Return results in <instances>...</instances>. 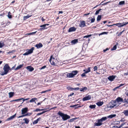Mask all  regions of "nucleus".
<instances>
[{"instance_id":"1","label":"nucleus","mask_w":128,"mask_h":128,"mask_svg":"<svg viewBox=\"0 0 128 128\" xmlns=\"http://www.w3.org/2000/svg\"><path fill=\"white\" fill-rule=\"evenodd\" d=\"M107 119L106 117H104L98 120V122H95L94 124V126H99L102 124H103L102 122L106 120Z\"/></svg>"},{"instance_id":"2","label":"nucleus","mask_w":128,"mask_h":128,"mask_svg":"<svg viewBox=\"0 0 128 128\" xmlns=\"http://www.w3.org/2000/svg\"><path fill=\"white\" fill-rule=\"evenodd\" d=\"M58 114L62 117V118L64 120H66L70 118V116L66 114H65L60 111L58 113Z\"/></svg>"},{"instance_id":"3","label":"nucleus","mask_w":128,"mask_h":128,"mask_svg":"<svg viewBox=\"0 0 128 128\" xmlns=\"http://www.w3.org/2000/svg\"><path fill=\"white\" fill-rule=\"evenodd\" d=\"M10 67L7 64H6L4 67V72H2L1 74L2 76L6 74H7L10 69Z\"/></svg>"},{"instance_id":"4","label":"nucleus","mask_w":128,"mask_h":128,"mask_svg":"<svg viewBox=\"0 0 128 128\" xmlns=\"http://www.w3.org/2000/svg\"><path fill=\"white\" fill-rule=\"evenodd\" d=\"M78 71L77 70H74L71 73H68L66 75V77L68 78H72L76 75L78 73Z\"/></svg>"},{"instance_id":"5","label":"nucleus","mask_w":128,"mask_h":128,"mask_svg":"<svg viewBox=\"0 0 128 128\" xmlns=\"http://www.w3.org/2000/svg\"><path fill=\"white\" fill-rule=\"evenodd\" d=\"M118 104H116L114 100H112L109 103V107L112 108L114 107L117 106Z\"/></svg>"},{"instance_id":"6","label":"nucleus","mask_w":128,"mask_h":128,"mask_svg":"<svg viewBox=\"0 0 128 128\" xmlns=\"http://www.w3.org/2000/svg\"><path fill=\"white\" fill-rule=\"evenodd\" d=\"M34 47H32L30 49V50H28L23 55H28V54H30L32 53L34 49Z\"/></svg>"},{"instance_id":"7","label":"nucleus","mask_w":128,"mask_h":128,"mask_svg":"<svg viewBox=\"0 0 128 128\" xmlns=\"http://www.w3.org/2000/svg\"><path fill=\"white\" fill-rule=\"evenodd\" d=\"M114 101H115L117 104H118V106L121 104V103H120V102H122L123 100L122 98L120 97H118L117 98L116 100H114Z\"/></svg>"},{"instance_id":"8","label":"nucleus","mask_w":128,"mask_h":128,"mask_svg":"<svg viewBox=\"0 0 128 128\" xmlns=\"http://www.w3.org/2000/svg\"><path fill=\"white\" fill-rule=\"evenodd\" d=\"M56 60L53 56H50V62L52 65L54 64L55 62H56Z\"/></svg>"},{"instance_id":"9","label":"nucleus","mask_w":128,"mask_h":128,"mask_svg":"<svg viewBox=\"0 0 128 128\" xmlns=\"http://www.w3.org/2000/svg\"><path fill=\"white\" fill-rule=\"evenodd\" d=\"M49 24H44L40 26V27H41V28H40V30H40L42 31L44 30L45 29H46L47 28H46V26L49 25Z\"/></svg>"},{"instance_id":"10","label":"nucleus","mask_w":128,"mask_h":128,"mask_svg":"<svg viewBox=\"0 0 128 128\" xmlns=\"http://www.w3.org/2000/svg\"><path fill=\"white\" fill-rule=\"evenodd\" d=\"M86 26L85 22L84 20L81 21L80 23L79 24L80 27L83 28Z\"/></svg>"},{"instance_id":"11","label":"nucleus","mask_w":128,"mask_h":128,"mask_svg":"<svg viewBox=\"0 0 128 128\" xmlns=\"http://www.w3.org/2000/svg\"><path fill=\"white\" fill-rule=\"evenodd\" d=\"M116 76L112 75L108 77V79L110 81H112L116 78Z\"/></svg>"},{"instance_id":"12","label":"nucleus","mask_w":128,"mask_h":128,"mask_svg":"<svg viewBox=\"0 0 128 128\" xmlns=\"http://www.w3.org/2000/svg\"><path fill=\"white\" fill-rule=\"evenodd\" d=\"M91 98V96L90 95H88L83 98L82 100L83 101L89 100Z\"/></svg>"},{"instance_id":"13","label":"nucleus","mask_w":128,"mask_h":128,"mask_svg":"<svg viewBox=\"0 0 128 128\" xmlns=\"http://www.w3.org/2000/svg\"><path fill=\"white\" fill-rule=\"evenodd\" d=\"M76 28L74 27H70L69 29L68 32H74L76 31Z\"/></svg>"},{"instance_id":"14","label":"nucleus","mask_w":128,"mask_h":128,"mask_svg":"<svg viewBox=\"0 0 128 128\" xmlns=\"http://www.w3.org/2000/svg\"><path fill=\"white\" fill-rule=\"evenodd\" d=\"M28 111V108H23L22 110V114H24L26 112Z\"/></svg>"},{"instance_id":"15","label":"nucleus","mask_w":128,"mask_h":128,"mask_svg":"<svg viewBox=\"0 0 128 128\" xmlns=\"http://www.w3.org/2000/svg\"><path fill=\"white\" fill-rule=\"evenodd\" d=\"M16 115V114H15L14 115L12 116L9 118L6 119V121L10 120H12L13 118L15 117Z\"/></svg>"},{"instance_id":"16","label":"nucleus","mask_w":128,"mask_h":128,"mask_svg":"<svg viewBox=\"0 0 128 128\" xmlns=\"http://www.w3.org/2000/svg\"><path fill=\"white\" fill-rule=\"evenodd\" d=\"M43 45L42 44L40 43L39 44H36L35 46L38 48H42V47Z\"/></svg>"},{"instance_id":"17","label":"nucleus","mask_w":128,"mask_h":128,"mask_svg":"<svg viewBox=\"0 0 128 128\" xmlns=\"http://www.w3.org/2000/svg\"><path fill=\"white\" fill-rule=\"evenodd\" d=\"M26 68L28 70V71L30 72H32L34 70V68H33L30 66H28L26 67Z\"/></svg>"},{"instance_id":"18","label":"nucleus","mask_w":128,"mask_h":128,"mask_svg":"<svg viewBox=\"0 0 128 128\" xmlns=\"http://www.w3.org/2000/svg\"><path fill=\"white\" fill-rule=\"evenodd\" d=\"M78 42V39H75L72 40L71 42V43L73 44H75Z\"/></svg>"},{"instance_id":"19","label":"nucleus","mask_w":128,"mask_h":128,"mask_svg":"<svg viewBox=\"0 0 128 128\" xmlns=\"http://www.w3.org/2000/svg\"><path fill=\"white\" fill-rule=\"evenodd\" d=\"M124 31V30H123L122 31L120 32L119 33L118 32H117L116 34V36H118L121 35L122 34Z\"/></svg>"},{"instance_id":"20","label":"nucleus","mask_w":128,"mask_h":128,"mask_svg":"<svg viewBox=\"0 0 128 128\" xmlns=\"http://www.w3.org/2000/svg\"><path fill=\"white\" fill-rule=\"evenodd\" d=\"M123 113L124 114L125 116H128V110H124V111L123 112Z\"/></svg>"},{"instance_id":"21","label":"nucleus","mask_w":128,"mask_h":128,"mask_svg":"<svg viewBox=\"0 0 128 128\" xmlns=\"http://www.w3.org/2000/svg\"><path fill=\"white\" fill-rule=\"evenodd\" d=\"M32 16V15H31L30 16H29L28 15L26 16H24L23 17V20H25L31 17Z\"/></svg>"},{"instance_id":"22","label":"nucleus","mask_w":128,"mask_h":128,"mask_svg":"<svg viewBox=\"0 0 128 128\" xmlns=\"http://www.w3.org/2000/svg\"><path fill=\"white\" fill-rule=\"evenodd\" d=\"M14 93L13 92H10L8 93L9 98H11L14 95Z\"/></svg>"},{"instance_id":"23","label":"nucleus","mask_w":128,"mask_h":128,"mask_svg":"<svg viewBox=\"0 0 128 128\" xmlns=\"http://www.w3.org/2000/svg\"><path fill=\"white\" fill-rule=\"evenodd\" d=\"M23 64H21V65H19V66H18L17 67L15 68V70H17L20 69V68H22V66H23Z\"/></svg>"},{"instance_id":"24","label":"nucleus","mask_w":128,"mask_h":128,"mask_svg":"<svg viewBox=\"0 0 128 128\" xmlns=\"http://www.w3.org/2000/svg\"><path fill=\"white\" fill-rule=\"evenodd\" d=\"M85 73L86 74L90 71V68H88V69L84 70Z\"/></svg>"},{"instance_id":"25","label":"nucleus","mask_w":128,"mask_h":128,"mask_svg":"<svg viewBox=\"0 0 128 128\" xmlns=\"http://www.w3.org/2000/svg\"><path fill=\"white\" fill-rule=\"evenodd\" d=\"M103 104V102H99L96 103V104L99 106H101Z\"/></svg>"},{"instance_id":"26","label":"nucleus","mask_w":128,"mask_h":128,"mask_svg":"<svg viewBox=\"0 0 128 128\" xmlns=\"http://www.w3.org/2000/svg\"><path fill=\"white\" fill-rule=\"evenodd\" d=\"M116 116V114H112L108 116V118H111L113 117H115Z\"/></svg>"},{"instance_id":"27","label":"nucleus","mask_w":128,"mask_h":128,"mask_svg":"<svg viewBox=\"0 0 128 128\" xmlns=\"http://www.w3.org/2000/svg\"><path fill=\"white\" fill-rule=\"evenodd\" d=\"M128 24V22H126L123 24H119V25H120L119 26H118V27H122L123 26H125V25H127Z\"/></svg>"},{"instance_id":"28","label":"nucleus","mask_w":128,"mask_h":128,"mask_svg":"<svg viewBox=\"0 0 128 128\" xmlns=\"http://www.w3.org/2000/svg\"><path fill=\"white\" fill-rule=\"evenodd\" d=\"M102 18V16L101 15H99L98 16L97 18V20L98 22L100 21L101 19Z\"/></svg>"},{"instance_id":"29","label":"nucleus","mask_w":128,"mask_h":128,"mask_svg":"<svg viewBox=\"0 0 128 128\" xmlns=\"http://www.w3.org/2000/svg\"><path fill=\"white\" fill-rule=\"evenodd\" d=\"M23 120H24L25 121V122L26 124H28L29 122V120L27 118H24L23 119Z\"/></svg>"},{"instance_id":"30","label":"nucleus","mask_w":128,"mask_h":128,"mask_svg":"<svg viewBox=\"0 0 128 128\" xmlns=\"http://www.w3.org/2000/svg\"><path fill=\"white\" fill-rule=\"evenodd\" d=\"M10 12H8V17L10 18H12V16Z\"/></svg>"},{"instance_id":"31","label":"nucleus","mask_w":128,"mask_h":128,"mask_svg":"<svg viewBox=\"0 0 128 128\" xmlns=\"http://www.w3.org/2000/svg\"><path fill=\"white\" fill-rule=\"evenodd\" d=\"M121 24V23H117V24H114L112 25H107V26L108 27H110V26H113L116 25V26H117L118 25H119V24Z\"/></svg>"},{"instance_id":"32","label":"nucleus","mask_w":128,"mask_h":128,"mask_svg":"<svg viewBox=\"0 0 128 128\" xmlns=\"http://www.w3.org/2000/svg\"><path fill=\"white\" fill-rule=\"evenodd\" d=\"M4 46V42H2V41L0 42V48H2Z\"/></svg>"},{"instance_id":"33","label":"nucleus","mask_w":128,"mask_h":128,"mask_svg":"<svg viewBox=\"0 0 128 128\" xmlns=\"http://www.w3.org/2000/svg\"><path fill=\"white\" fill-rule=\"evenodd\" d=\"M36 100V98H32L30 101V102H34Z\"/></svg>"},{"instance_id":"34","label":"nucleus","mask_w":128,"mask_h":128,"mask_svg":"<svg viewBox=\"0 0 128 128\" xmlns=\"http://www.w3.org/2000/svg\"><path fill=\"white\" fill-rule=\"evenodd\" d=\"M120 123V121H115L114 122V124H118Z\"/></svg>"},{"instance_id":"35","label":"nucleus","mask_w":128,"mask_h":128,"mask_svg":"<svg viewBox=\"0 0 128 128\" xmlns=\"http://www.w3.org/2000/svg\"><path fill=\"white\" fill-rule=\"evenodd\" d=\"M125 1H120L119 2V4L120 5H122L124 4Z\"/></svg>"},{"instance_id":"36","label":"nucleus","mask_w":128,"mask_h":128,"mask_svg":"<svg viewBox=\"0 0 128 128\" xmlns=\"http://www.w3.org/2000/svg\"><path fill=\"white\" fill-rule=\"evenodd\" d=\"M96 106L95 105H90L89 106V107L91 108H95Z\"/></svg>"},{"instance_id":"37","label":"nucleus","mask_w":128,"mask_h":128,"mask_svg":"<svg viewBox=\"0 0 128 128\" xmlns=\"http://www.w3.org/2000/svg\"><path fill=\"white\" fill-rule=\"evenodd\" d=\"M80 88H71V90H78Z\"/></svg>"},{"instance_id":"38","label":"nucleus","mask_w":128,"mask_h":128,"mask_svg":"<svg viewBox=\"0 0 128 128\" xmlns=\"http://www.w3.org/2000/svg\"><path fill=\"white\" fill-rule=\"evenodd\" d=\"M116 45H115L111 49V50H116Z\"/></svg>"},{"instance_id":"39","label":"nucleus","mask_w":128,"mask_h":128,"mask_svg":"<svg viewBox=\"0 0 128 128\" xmlns=\"http://www.w3.org/2000/svg\"><path fill=\"white\" fill-rule=\"evenodd\" d=\"M87 89V88L86 87H84L83 88H81L80 89V91L81 92L83 91H84V90H86Z\"/></svg>"},{"instance_id":"40","label":"nucleus","mask_w":128,"mask_h":128,"mask_svg":"<svg viewBox=\"0 0 128 128\" xmlns=\"http://www.w3.org/2000/svg\"><path fill=\"white\" fill-rule=\"evenodd\" d=\"M102 10V9H99L98 10H97L96 13H95V15H97L99 13V12Z\"/></svg>"},{"instance_id":"41","label":"nucleus","mask_w":128,"mask_h":128,"mask_svg":"<svg viewBox=\"0 0 128 128\" xmlns=\"http://www.w3.org/2000/svg\"><path fill=\"white\" fill-rule=\"evenodd\" d=\"M92 36V34L84 36L83 37V38H88L90 37L91 36Z\"/></svg>"},{"instance_id":"42","label":"nucleus","mask_w":128,"mask_h":128,"mask_svg":"<svg viewBox=\"0 0 128 128\" xmlns=\"http://www.w3.org/2000/svg\"><path fill=\"white\" fill-rule=\"evenodd\" d=\"M110 49V48H107L106 49L104 50H103V52H106L108 51Z\"/></svg>"},{"instance_id":"43","label":"nucleus","mask_w":128,"mask_h":128,"mask_svg":"<svg viewBox=\"0 0 128 128\" xmlns=\"http://www.w3.org/2000/svg\"><path fill=\"white\" fill-rule=\"evenodd\" d=\"M90 20L91 21L90 22L91 23L94 22L95 20V18L94 17L93 18H92V19Z\"/></svg>"},{"instance_id":"44","label":"nucleus","mask_w":128,"mask_h":128,"mask_svg":"<svg viewBox=\"0 0 128 128\" xmlns=\"http://www.w3.org/2000/svg\"><path fill=\"white\" fill-rule=\"evenodd\" d=\"M43 109H40L38 108H36L35 110H34V112H38L40 111H42L43 110Z\"/></svg>"},{"instance_id":"45","label":"nucleus","mask_w":128,"mask_h":128,"mask_svg":"<svg viewBox=\"0 0 128 128\" xmlns=\"http://www.w3.org/2000/svg\"><path fill=\"white\" fill-rule=\"evenodd\" d=\"M15 52V50H13L11 51H10L8 52L9 53H13Z\"/></svg>"},{"instance_id":"46","label":"nucleus","mask_w":128,"mask_h":128,"mask_svg":"<svg viewBox=\"0 0 128 128\" xmlns=\"http://www.w3.org/2000/svg\"><path fill=\"white\" fill-rule=\"evenodd\" d=\"M23 99V98H20V99H16V100H13L12 101H11L12 102V101H19V100H22V99Z\"/></svg>"},{"instance_id":"47","label":"nucleus","mask_w":128,"mask_h":128,"mask_svg":"<svg viewBox=\"0 0 128 128\" xmlns=\"http://www.w3.org/2000/svg\"><path fill=\"white\" fill-rule=\"evenodd\" d=\"M23 98V99H22L23 100V102L24 101H25V100H29V98H26V99H24V98Z\"/></svg>"},{"instance_id":"48","label":"nucleus","mask_w":128,"mask_h":128,"mask_svg":"<svg viewBox=\"0 0 128 128\" xmlns=\"http://www.w3.org/2000/svg\"><path fill=\"white\" fill-rule=\"evenodd\" d=\"M38 122L37 121V120H34L33 122V124H37L38 123Z\"/></svg>"},{"instance_id":"49","label":"nucleus","mask_w":128,"mask_h":128,"mask_svg":"<svg viewBox=\"0 0 128 128\" xmlns=\"http://www.w3.org/2000/svg\"><path fill=\"white\" fill-rule=\"evenodd\" d=\"M43 109L44 110H44V111L42 112L43 114H44L45 112L47 111V110L46 109Z\"/></svg>"},{"instance_id":"50","label":"nucleus","mask_w":128,"mask_h":128,"mask_svg":"<svg viewBox=\"0 0 128 128\" xmlns=\"http://www.w3.org/2000/svg\"><path fill=\"white\" fill-rule=\"evenodd\" d=\"M75 120H76V119L75 118H73L71 119L70 120V122H72Z\"/></svg>"},{"instance_id":"51","label":"nucleus","mask_w":128,"mask_h":128,"mask_svg":"<svg viewBox=\"0 0 128 128\" xmlns=\"http://www.w3.org/2000/svg\"><path fill=\"white\" fill-rule=\"evenodd\" d=\"M108 32H104L101 33V34H107Z\"/></svg>"},{"instance_id":"52","label":"nucleus","mask_w":128,"mask_h":128,"mask_svg":"<svg viewBox=\"0 0 128 128\" xmlns=\"http://www.w3.org/2000/svg\"><path fill=\"white\" fill-rule=\"evenodd\" d=\"M94 71L98 69V68L97 66H95L94 68Z\"/></svg>"},{"instance_id":"53","label":"nucleus","mask_w":128,"mask_h":128,"mask_svg":"<svg viewBox=\"0 0 128 128\" xmlns=\"http://www.w3.org/2000/svg\"><path fill=\"white\" fill-rule=\"evenodd\" d=\"M86 73H85V72L82 74L81 76H82V77H84V76H85V74Z\"/></svg>"},{"instance_id":"54","label":"nucleus","mask_w":128,"mask_h":128,"mask_svg":"<svg viewBox=\"0 0 128 128\" xmlns=\"http://www.w3.org/2000/svg\"><path fill=\"white\" fill-rule=\"evenodd\" d=\"M74 93H72L71 94H70L69 95H68V96H72V95H74Z\"/></svg>"},{"instance_id":"55","label":"nucleus","mask_w":128,"mask_h":128,"mask_svg":"<svg viewBox=\"0 0 128 128\" xmlns=\"http://www.w3.org/2000/svg\"><path fill=\"white\" fill-rule=\"evenodd\" d=\"M112 128H118V126H113Z\"/></svg>"},{"instance_id":"56","label":"nucleus","mask_w":128,"mask_h":128,"mask_svg":"<svg viewBox=\"0 0 128 128\" xmlns=\"http://www.w3.org/2000/svg\"><path fill=\"white\" fill-rule=\"evenodd\" d=\"M42 114H43L42 113V112H41V113H38L37 114V116H39V115H40Z\"/></svg>"},{"instance_id":"57","label":"nucleus","mask_w":128,"mask_h":128,"mask_svg":"<svg viewBox=\"0 0 128 128\" xmlns=\"http://www.w3.org/2000/svg\"><path fill=\"white\" fill-rule=\"evenodd\" d=\"M37 32V31H36V32H32V33H31V35H33L34 34H35V33H36V32Z\"/></svg>"},{"instance_id":"58","label":"nucleus","mask_w":128,"mask_h":128,"mask_svg":"<svg viewBox=\"0 0 128 128\" xmlns=\"http://www.w3.org/2000/svg\"><path fill=\"white\" fill-rule=\"evenodd\" d=\"M46 66H43L42 68H40L41 70H42V69H44V68H46Z\"/></svg>"},{"instance_id":"59","label":"nucleus","mask_w":128,"mask_h":128,"mask_svg":"<svg viewBox=\"0 0 128 128\" xmlns=\"http://www.w3.org/2000/svg\"><path fill=\"white\" fill-rule=\"evenodd\" d=\"M48 92V90H45L44 91H42V92H41V93L42 94V93H45L46 92Z\"/></svg>"},{"instance_id":"60","label":"nucleus","mask_w":128,"mask_h":128,"mask_svg":"<svg viewBox=\"0 0 128 128\" xmlns=\"http://www.w3.org/2000/svg\"><path fill=\"white\" fill-rule=\"evenodd\" d=\"M125 84H120L119 86V87H120L124 85Z\"/></svg>"},{"instance_id":"61","label":"nucleus","mask_w":128,"mask_h":128,"mask_svg":"<svg viewBox=\"0 0 128 128\" xmlns=\"http://www.w3.org/2000/svg\"><path fill=\"white\" fill-rule=\"evenodd\" d=\"M41 119V118H38L36 120H37V121L38 122V121L40 120Z\"/></svg>"},{"instance_id":"62","label":"nucleus","mask_w":128,"mask_h":128,"mask_svg":"<svg viewBox=\"0 0 128 128\" xmlns=\"http://www.w3.org/2000/svg\"><path fill=\"white\" fill-rule=\"evenodd\" d=\"M125 121V120H124V119H122L120 120V121L121 122H124Z\"/></svg>"},{"instance_id":"63","label":"nucleus","mask_w":128,"mask_h":128,"mask_svg":"<svg viewBox=\"0 0 128 128\" xmlns=\"http://www.w3.org/2000/svg\"><path fill=\"white\" fill-rule=\"evenodd\" d=\"M59 14H62L63 13V12L62 11H59L58 12Z\"/></svg>"},{"instance_id":"64","label":"nucleus","mask_w":128,"mask_h":128,"mask_svg":"<svg viewBox=\"0 0 128 128\" xmlns=\"http://www.w3.org/2000/svg\"><path fill=\"white\" fill-rule=\"evenodd\" d=\"M41 20H42V21H44L45 20V19H44L43 17H42V18H41Z\"/></svg>"}]
</instances>
